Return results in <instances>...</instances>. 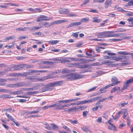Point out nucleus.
<instances>
[{"instance_id":"5701e85b","label":"nucleus","mask_w":133,"mask_h":133,"mask_svg":"<svg viewBox=\"0 0 133 133\" xmlns=\"http://www.w3.org/2000/svg\"><path fill=\"white\" fill-rule=\"evenodd\" d=\"M108 129L110 130H116V127L113 124L110 125H109L108 126Z\"/></svg>"},{"instance_id":"72a5a7b5","label":"nucleus","mask_w":133,"mask_h":133,"mask_svg":"<svg viewBox=\"0 0 133 133\" xmlns=\"http://www.w3.org/2000/svg\"><path fill=\"white\" fill-rule=\"evenodd\" d=\"M17 86V87L19 88L20 87H21L23 86L24 85V83L22 82H19L16 83Z\"/></svg>"},{"instance_id":"b1692460","label":"nucleus","mask_w":133,"mask_h":133,"mask_svg":"<svg viewBox=\"0 0 133 133\" xmlns=\"http://www.w3.org/2000/svg\"><path fill=\"white\" fill-rule=\"evenodd\" d=\"M122 34H108V37H118L120 35Z\"/></svg>"},{"instance_id":"9d476101","label":"nucleus","mask_w":133,"mask_h":133,"mask_svg":"<svg viewBox=\"0 0 133 133\" xmlns=\"http://www.w3.org/2000/svg\"><path fill=\"white\" fill-rule=\"evenodd\" d=\"M21 65L22 68H23L24 69L32 68L34 67L33 65H28L25 64H21Z\"/></svg>"},{"instance_id":"680f3d73","label":"nucleus","mask_w":133,"mask_h":133,"mask_svg":"<svg viewBox=\"0 0 133 133\" xmlns=\"http://www.w3.org/2000/svg\"><path fill=\"white\" fill-rule=\"evenodd\" d=\"M128 6H133V1L132 0H131L128 3Z\"/></svg>"},{"instance_id":"0eeeda50","label":"nucleus","mask_w":133,"mask_h":133,"mask_svg":"<svg viewBox=\"0 0 133 133\" xmlns=\"http://www.w3.org/2000/svg\"><path fill=\"white\" fill-rule=\"evenodd\" d=\"M55 78L54 76H52L51 75H48L43 77L41 78H39L38 79L39 81H44L45 80L49 79L54 78Z\"/></svg>"},{"instance_id":"cd10ccee","label":"nucleus","mask_w":133,"mask_h":133,"mask_svg":"<svg viewBox=\"0 0 133 133\" xmlns=\"http://www.w3.org/2000/svg\"><path fill=\"white\" fill-rule=\"evenodd\" d=\"M35 76H29L26 77L27 79H30L31 80H32V81H35L36 80V79L35 78Z\"/></svg>"},{"instance_id":"bb28decb","label":"nucleus","mask_w":133,"mask_h":133,"mask_svg":"<svg viewBox=\"0 0 133 133\" xmlns=\"http://www.w3.org/2000/svg\"><path fill=\"white\" fill-rule=\"evenodd\" d=\"M128 102H121L119 104V106L120 107H122L128 104Z\"/></svg>"},{"instance_id":"2f4dec72","label":"nucleus","mask_w":133,"mask_h":133,"mask_svg":"<svg viewBox=\"0 0 133 133\" xmlns=\"http://www.w3.org/2000/svg\"><path fill=\"white\" fill-rule=\"evenodd\" d=\"M62 73L63 74H64L69 72L70 71L67 69H64L62 70Z\"/></svg>"},{"instance_id":"f704fd0d","label":"nucleus","mask_w":133,"mask_h":133,"mask_svg":"<svg viewBox=\"0 0 133 133\" xmlns=\"http://www.w3.org/2000/svg\"><path fill=\"white\" fill-rule=\"evenodd\" d=\"M94 19L92 21V22H94L99 23L101 21V19H97V18L95 17L93 18Z\"/></svg>"},{"instance_id":"4be33fe9","label":"nucleus","mask_w":133,"mask_h":133,"mask_svg":"<svg viewBox=\"0 0 133 133\" xmlns=\"http://www.w3.org/2000/svg\"><path fill=\"white\" fill-rule=\"evenodd\" d=\"M86 107L84 106H78L76 107V110H83L85 109Z\"/></svg>"},{"instance_id":"2eb2a0df","label":"nucleus","mask_w":133,"mask_h":133,"mask_svg":"<svg viewBox=\"0 0 133 133\" xmlns=\"http://www.w3.org/2000/svg\"><path fill=\"white\" fill-rule=\"evenodd\" d=\"M111 0H107L105 3V7L106 9H107L109 4H111Z\"/></svg>"},{"instance_id":"13d9d810","label":"nucleus","mask_w":133,"mask_h":133,"mask_svg":"<svg viewBox=\"0 0 133 133\" xmlns=\"http://www.w3.org/2000/svg\"><path fill=\"white\" fill-rule=\"evenodd\" d=\"M44 26L48 28L50 27V25L49 24L48 22H45L44 24Z\"/></svg>"},{"instance_id":"393cba45","label":"nucleus","mask_w":133,"mask_h":133,"mask_svg":"<svg viewBox=\"0 0 133 133\" xmlns=\"http://www.w3.org/2000/svg\"><path fill=\"white\" fill-rule=\"evenodd\" d=\"M72 102V99H68L66 100H60L59 101H58V102L59 103H68L69 102Z\"/></svg>"},{"instance_id":"49530a36","label":"nucleus","mask_w":133,"mask_h":133,"mask_svg":"<svg viewBox=\"0 0 133 133\" xmlns=\"http://www.w3.org/2000/svg\"><path fill=\"white\" fill-rule=\"evenodd\" d=\"M121 114V112H120L118 111L115 117L114 118V119H116V118H118L119 117V115Z\"/></svg>"},{"instance_id":"f03ea898","label":"nucleus","mask_w":133,"mask_h":133,"mask_svg":"<svg viewBox=\"0 0 133 133\" xmlns=\"http://www.w3.org/2000/svg\"><path fill=\"white\" fill-rule=\"evenodd\" d=\"M133 82V78L127 80L126 82L124 83V84L122 89L125 90L129 87L131 83Z\"/></svg>"},{"instance_id":"423d86ee","label":"nucleus","mask_w":133,"mask_h":133,"mask_svg":"<svg viewBox=\"0 0 133 133\" xmlns=\"http://www.w3.org/2000/svg\"><path fill=\"white\" fill-rule=\"evenodd\" d=\"M62 83L63 81H62L52 82L50 83L49 84V85L51 86L55 87L61 85L62 84Z\"/></svg>"},{"instance_id":"603ef678","label":"nucleus","mask_w":133,"mask_h":133,"mask_svg":"<svg viewBox=\"0 0 133 133\" xmlns=\"http://www.w3.org/2000/svg\"><path fill=\"white\" fill-rule=\"evenodd\" d=\"M97 87L94 86V87L92 88H91L88 90V92H89L93 91Z\"/></svg>"},{"instance_id":"9b49d317","label":"nucleus","mask_w":133,"mask_h":133,"mask_svg":"<svg viewBox=\"0 0 133 133\" xmlns=\"http://www.w3.org/2000/svg\"><path fill=\"white\" fill-rule=\"evenodd\" d=\"M128 21V23L129 25L128 26L130 27L133 26V17H129L127 20Z\"/></svg>"},{"instance_id":"7ed1b4c3","label":"nucleus","mask_w":133,"mask_h":133,"mask_svg":"<svg viewBox=\"0 0 133 133\" xmlns=\"http://www.w3.org/2000/svg\"><path fill=\"white\" fill-rule=\"evenodd\" d=\"M22 68L21 64L19 65H12L10 68V70L12 71L19 70Z\"/></svg>"},{"instance_id":"ea45409f","label":"nucleus","mask_w":133,"mask_h":133,"mask_svg":"<svg viewBox=\"0 0 133 133\" xmlns=\"http://www.w3.org/2000/svg\"><path fill=\"white\" fill-rule=\"evenodd\" d=\"M41 26H34L32 27L33 31H34L37 30H38L41 29Z\"/></svg>"},{"instance_id":"8fccbe9b","label":"nucleus","mask_w":133,"mask_h":133,"mask_svg":"<svg viewBox=\"0 0 133 133\" xmlns=\"http://www.w3.org/2000/svg\"><path fill=\"white\" fill-rule=\"evenodd\" d=\"M102 118L101 117H98L97 119L96 120L97 122L99 123H100L102 122Z\"/></svg>"},{"instance_id":"3c124183","label":"nucleus","mask_w":133,"mask_h":133,"mask_svg":"<svg viewBox=\"0 0 133 133\" xmlns=\"http://www.w3.org/2000/svg\"><path fill=\"white\" fill-rule=\"evenodd\" d=\"M79 32H75L73 33L72 34V35L74 37L76 38H77L78 37V33H79Z\"/></svg>"},{"instance_id":"a19ab883","label":"nucleus","mask_w":133,"mask_h":133,"mask_svg":"<svg viewBox=\"0 0 133 133\" xmlns=\"http://www.w3.org/2000/svg\"><path fill=\"white\" fill-rule=\"evenodd\" d=\"M51 125L52 126V128L53 129H55L58 128L57 126L54 123H51Z\"/></svg>"},{"instance_id":"4c0bfd02","label":"nucleus","mask_w":133,"mask_h":133,"mask_svg":"<svg viewBox=\"0 0 133 133\" xmlns=\"http://www.w3.org/2000/svg\"><path fill=\"white\" fill-rule=\"evenodd\" d=\"M68 59L71 60V61H79V59L77 58H75L73 57H69Z\"/></svg>"},{"instance_id":"864d4df0","label":"nucleus","mask_w":133,"mask_h":133,"mask_svg":"<svg viewBox=\"0 0 133 133\" xmlns=\"http://www.w3.org/2000/svg\"><path fill=\"white\" fill-rule=\"evenodd\" d=\"M107 53V54L109 55L110 56H114L116 55V54L114 53H111L110 52H107V51H105L104 52V53Z\"/></svg>"},{"instance_id":"6e6d98bb","label":"nucleus","mask_w":133,"mask_h":133,"mask_svg":"<svg viewBox=\"0 0 133 133\" xmlns=\"http://www.w3.org/2000/svg\"><path fill=\"white\" fill-rule=\"evenodd\" d=\"M6 73V71H0V77L4 75V73Z\"/></svg>"},{"instance_id":"1a4fd4ad","label":"nucleus","mask_w":133,"mask_h":133,"mask_svg":"<svg viewBox=\"0 0 133 133\" xmlns=\"http://www.w3.org/2000/svg\"><path fill=\"white\" fill-rule=\"evenodd\" d=\"M127 111L128 110L127 109H121V111H119V112H120L121 114H124V115L123 117L124 119H126V117L128 115V113Z\"/></svg>"},{"instance_id":"39448f33","label":"nucleus","mask_w":133,"mask_h":133,"mask_svg":"<svg viewBox=\"0 0 133 133\" xmlns=\"http://www.w3.org/2000/svg\"><path fill=\"white\" fill-rule=\"evenodd\" d=\"M111 81L113 82L111 84L113 86L117 85L121 82L120 81H118V78L115 76L112 77Z\"/></svg>"},{"instance_id":"6ab92c4d","label":"nucleus","mask_w":133,"mask_h":133,"mask_svg":"<svg viewBox=\"0 0 133 133\" xmlns=\"http://www.w3.org/2000/svg\"><path fill=\"white\" fill-rule=\"evenodd\" d=\"M118 54L124 55H131V53L127 51H119L117 52Z\"/></svg>"},{"instance_id":"a878e982","label":"nucleus","mask_w":133,"mask_h":133,"mask_svg":"<svg viewBox=\"0 0 133 133\" xmlns=\"http://www.w3.org/2000/svg\"><path fill=\"white\" fill-rule=\"evenodd\" d=\"M76 110V107H73L71 108H70L67 110H65L64 111L68 112V113H70L71 111H72L74 110Z\"/></svg>"},{"instance_id":"de8ad7c7","label":"nucleus","mask_w":133,"mask_h":133,"mask_svg":"<svg viewBox=\"0 0 133 133\" xmlns=\"http://www.w3.org/2000/svg\"><path fill=\"white\" fill-rule=\"evenodd\" d=\"M117 10L118 11H122V12H126L127 11L124 10L121 8L118 7L117 9Z\"/></svg>"},{"instance_id":"f257e3e1","label":"nucleus","mask_w":133,"mask_h":133,"mask_svg":"<svg viewBox=\"0 0 133 133\" xmlns=\"http://www.w3.org/2000/svg\"><path fill=\"white\" fill-rule=\"evenodd\" d=\"M67 80H76L82 77V75L77 74L71 73L67 74L66 76Z\"/></svg>"},{"instance_id":"09e8293b","label":"nucleus","mask_w":133,"mask_h":133,"mask_svg":"<svg viewBox=\"0 0 133 133\" xmlns=\"http://www.w3.org/2000/svg\"><path fill=\"white\" fill-rule=\"evenodd\" d=\"M50 108V107H49V105H48V106H44L42 107L39 108V109L40 110H41L43 109H48L49 108Z\"/></svg>"},{"instance_id":"0e129e2a","label":"nucleus","mask_w":133,"mask_h":133,"mask_svg":"<svg viewBox=\"0 0 133 133\" xmlns=\"http://www.w3.org/2000/svg\"><path fill=\"white\" fill-rule=\"evenodd\" d=\"M122 57L121 56H119L118 57H116L115 58V60L117 61H118L119 60L122 59Z\"/></svg>"},{"instance_id":"6e6552de","label":"nucleus","mask_w":133,"mask_h":133,"mask_svg":"<svg viewBox=\"0 0 133 133\" xmlns=\"http://www.w3.org/2000/svg\"><path fill=\"white\" fill-rule=\"evenodd\" d=\"M81 23L82 22H73L69 24L67 27V28H69L76 26L79 25H81Z\"/></svg>"},{"instance_id":"58836bf2","label":"nucleus","mask_w":133,"mask_h":133,"mask_svg":"<svg viewBox=\"0 0 133 133\" xmlns=\"http://www.w3.org/2000/svg\"><path fill=\"white\" fill-rule=\"evenodd\" d=\"M89 20V18H85L81 19V22H86L88 21Z\"/></svg>"},{"instance_id":"e433bc0d","label":"nucleus","mask_w":133,"mask_h":133,"mask_svg":"<svg viewBox=\"0 0 133 133\" xmlns=\"http://www.w3.org/2000/svg\"><path fill=\"white\" fill-rule=\"evenodd\" d=\"M85 132H87L88 131V127L85 126L81 128Z\"/></svg>"},{"instance_id":"e2e57ef3","label":"nucleus","mask_w":133,"mask_h":133,"mask_svg":"<svg viewBox=\"0 0 133 133\" xmlns=\"http://www.w3.org/2000/svg\"><path fill=\"white\" fill-rule=\"evenodd\" d=\"M88 113L87 111H84L83 113V115L84 117H86L87 116V114Z\"/></svg>"},{"instance_id":"412c9836","label":"nucleus","mask_w":133,"mask_h":133,"mask_svg":"<svg viewBox=\"0 0 133 133\" xmlns=\"http://www.w3.org/2000/svg\"><path fill=\"white\" fill-rule=\"evenodd\" d=\"M56 62H57L55 61L53 62L50 61H44L42 62V63L44 64L52 65Z\"/></svg>"},{"instance_id":"ddd939ff","label":"nucleus","mask_w":133,"mask_h":133,"mask_svg":"<svg viewBox=\"0 0 133 133\" xmlns=\"http://www.w3.org/2000/svg\"><path fill=\"white\" fill-rule=\"evenodd\" d=\"M75 66H77L78 68H88L89 66V65L87 64L84 65H79V63H75Z\"/></svg>"},{"instance_id":"a211bd4d","label":"nucleus","mask_w":133,"mask_h":133,"mask_svg":"<svg viewBox=\"0 0 133 133\" xmlns=\"http://www.w3.org/2000/svg\"><path fill=\"white\" fill-rule=\"evenodd\" d=\"M59 13L61 14H63L66 13V12H69V11L67 9H60L59 10Z\"/></svg>"},{"instance_id":"774afa93","label":"nucleus","mask_w":133,"mask_h":133,"mask_svg":"<svg viewBox=\"0 0 133 133\" xmlns=\"http://www.w3.org/2000/svg\"><path fill=\"white\" fill-rule=\"evenodd\" d=\"M6 86L8 87L13 88V84H8L6 85Z\"/></svg>"},{"instance_id":"338daca9","label":"nucleus","mask_w":133,"mask_h":133,"mask_svg":"<svg viewBox=\"0 0 133 133\" xmlns=\"http://www.w3.org/2000/svg\"><path fill=\"white\" fill-rule=\"evenodd\" d=\"M35 85L34 86V87L35 89V90L39 88V84H35Z\"/></svg>"},{"instance_id":"20e7f679","label":"nucleus","mask_w":133,"mask_h":133,"mask_svg":"<svg viewBox=\"0 0 133 133\" xmlns=\"http://www.w3.org/2000/svg\"><path fill=\"white\" fill-rule=\"evenodd\" d=\"M98 38L108 37V34L107 31L97 33L95 34Z\"/></svg>"},{"instance_id":"f8f14e48","label":"nucleus","mask_w":133,"mask_h":133,"mask_svg":"<svg viewBox=\"0 0 133 133\" xmlns=\"http://www.w3.org/2000/svg\"><path fill=\"white\" fill-rule=\"evenodd\" d=\"M101 98V97L99 96L94 97L88 100V103L94 102L100 98Z\"/></svg>"},{"instance_id":"37998d69","label":"nucleus","mask_w":133,"mask_h":133,"mask_svg":"<svg viewBox=\"0 0 133 133\" xmlns=\"http://www.w3.org/2000/svg\"><path fill=\"white\" fill-rule=\"evenodd\" d=\"M90 0H86L84 1V2L82 3L81 5V6H82L89 2Z\"/></svg>"},{"instance_id":"bf43d9fd","label":"nucleus","mask_w":133,"mask_h":133,"mask_svg":"<svg viewBox=\"0 0 133 133\" xmlns=\"http://www.w3.org/2000/svg\"><path fill=\"white\" fill-rule=\"evenodd\" d=\"M38 92L37 91L29 92V95H31L36 94L38 93Z\"/></svg>"},{"instance_id":"c756f323","label":"nucleus","mask_w":133,"mask_h":133,"mask_svg":"<svg viewBox=\"0 0 133 133\" xmlns=\"http://www.w3.org/2000/svg\"><path fill=\"white\" fill-rule=\"evenodd\" d=\"M21 91H13L11 92V94L13 95L19 94L21 93Z\"/></svg>"},{"instance_id":"052dcab7","label":"nucleus","mask_w":133,"mask_h":133,"mask_svg":"<svg viewBox=\"0 0 133 133\" xmlns=\"http://www.w3.org/2000/svg\"><path fill=\"white\" fill-rule=\"evenodd\" d=\"M110 41H113L114 42H116L121 41V39H112L110 40Z\"/></svg>"},{"instance_id":"79ce46f5","label":"nucleus","mask_w":133,"mask_h":133,"mask_svg":"<svg viewBox=\"0 0 133 133\" xmlns=\"http://www.w3.org/2000/svg\"><path fill=\"white\" fill-rule=\"evenodd\" d=\"M45 125H46L45 128L47 129L50 130L51 129V128L49 126L48 124L47 123H43Z\"/></svg>"},{"instance_id":"c9c22d12","label":"nucleus","mask_w":133,"mask_h":133,"mask_svg":"<svg viewBox=\"0 0 133 133\" xmlns=\"http://www.w3.org/2000/svg\"><path fill=\"white\" fill-rule=\"evenodd\" d=\"M100 91L99 92L100 94H101L102 93H104L106 92V90L103 87L100 89L99 91Z\"/></svg>"},{"instance_id":"c03bdc74","label":"nucleus","mask_w":133,"mask_h":133,"mask_svg":"<svg viewBox=\"0 0 133 133\" xmlns=\"http://www.w3.org/2000/svg\"><path fill=\"white\" fill-rule=\"evenodd\" d=\"M62 128L67 131H69L70 132H71V131L70 130V129L66 126L63 125V126Z\"/></svg>"},{"instance_id":"473e14b6","label":"nucleus","mask_w":133,"mask_h":133,"mask_svg":"<svg viewBox=\"0 0 133 133\" xmlns=\"http://www.w3.org/2000/svg\"><path fill=\"white\" fill-rule=\"evenodd\" d=\"M68 121L70 122L73 124H76L78 123V122L76 120H74L72 121L71 119H69Z\"/></svg>"},{"instance_id":"f3484780","label":"nucleus","mask_w":133,"mask_h":133,"mask_svg":"<svg viewBox=\"0 0 133 133\" xmlns=\"http://www.w3.org/2000/svg\"><path fill=\"white\" fill-rule=\"evenodd\" d=\"M59 42V41L58 40L50 41H48V43L49 44L53 45L54 44H56Z\"/></svg>"},{"instance_id":"4468645a","label":"nucleus","mask_w":133,"mask_h":133,"mask_svg":"<svg viewBox=\"0 0 133 133\" xmlns=\"http://www.w3.org/2000/svg\"><path fill=\"white\" fill-rule=\"evenodd\" d=\"M120 90V88L119 87L117 86L114 87L111 90L110 92L111 93H113L116 91H119Z\"/></svg>"},{"instance_id":"5fc2aeb1","label":"nucleus","mask_w":133,"mask_h":133,"mask_svg":"<svg viewBox=\"0 0 133 133\" xmlns=\"http://www.w3.org/2000/svg\"><path fill=\"white\" fill-rule=\"evenodd\" d=\"M111 62L108 60H106V61H104L102 62V63L105 64H107L108 63H111Z\"/></svg>"},{"instance_id":"aec40b11","label":"nucleus","mask_w":133,"mask_h":133,"mask_svg":"<svg viewBox=\"0 0 133 133\" xmlns=\"http://www.w3.org/2000/svg\"><path fill=\"white\" fill-rule=\"evenodd\" d=\"M49 60H54L55 61H56L57 62H59V61H61V63H65V60H61V59H59L57 58H50L49 59Z\"/></svg>"},{"instance_id":"dca6fc26","label":"nucleus","mask_w":133,"mask_h":133,"mask_svg":"<svg viewBox=\"0 0 133 133\" xmlns=\"http://www.w3.org/2000/svg\"><path fill=\"white\" fill-rule=\"evenodd\" d=\"M11 98V96L10 95L6 94H4L0 96V98L4 99H8Z\"/></svg>"},{"instance_id":"69168bd1","label":"nucleus","mask_w":133,"mask_h":133,"mask_svg":"<svg viewBox=\"0 0 133 133\" xmlns=\"http://www.w3.org/2000/svg\"><path fill=\"white\" fill-rule=\"evenodd\" d=\"M8 90L6 89H0V92H8Z\"/></svg>"},{"instance_id":"7c9ffc66","label":"nucleus","mask_w":133,"mask_h":133,"mask_svg":"<svg viewBox=\"0 0 133 133\" xmlns=\"http://www.w3.org/2000/svg\"><path fill=\"white\" fill-rule=\"evenodd\" d=\"M47 17L43 15H41L40 16V18L43 19L44 20L47 21L49 20V19H46V18H47Z\"/></svg>"},{"instance_id":"c85d7f7f","label":"nucleus","mask_w":133,"mask_h":133,"mask_svg":"<svg viewBox=\"0 0 133 133\" xmlns=\"http://www.w3.org/2000/svg\"><path fill=\"white\" fill-rule=\"evenodd\" d=\"M5 115L6 116L9 118L10 119L11 121H14L15 120L12 117L10 116L7 113H5Z\"/></svg>"},{"instance_id":"a18cd8bd","label":"nucleus","mask_w":133,"mask_h":133,"mask_svg":"<svg viewBox=\"0 0 133 133\" xmlns=\"http://www.w3.org/2000/svg\"><path fill=\"white\" fill-rule=\"evenodd\" d=\"M26 38H27L28 37L25 36H21L18 37V39L19 41H22V39H25Z\"/></svg>"},{"instance_id":"4d7b16f0","label":"nucleus","mask_w":133,"mask_h":133,"mask_svg":"<svg viewBox=\"0 0 133 133\" xmlns=\"http://www.w3.org/2000/svg\"><path fill=\"white\" fill-rule=\"evenodd\" d=\"M33 35H41L42 34V33L41 32H36L35 33H34L32 34Z\"/></svg>"}]
</instances>
